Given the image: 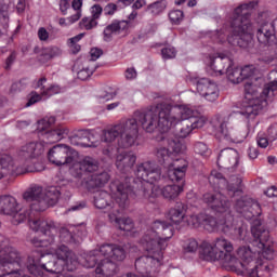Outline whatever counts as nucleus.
<instances>
[{
	"label": "nucleus",
	"instance_id": "nucleus-9",
	"mask_svg": "<svg viewBox=\"0 0 277 277\" xmlns=\"http://www.w3.org/2000/svg\"><path fill=\"white\" fill-rule=\"evenodd\" d=\"M258 5L259 1H251L234 10V16L230 22L232 35L227 37V41L233 47H240V49L250 47L253 29L250 22V10H254Z\"/></svg>",
	"mask_w": 277,
	"mask_h": 277
},
{
	"label": "nucleus",
	"instance_id": "nucleus-20",
	"mask_svg": "<svg viewBox=\"0 0 277 277\" xmlns=\"http://www.w3.org/2000/svg\"><path fill=\"white\" fill-rule=\"evenodd\" d=\"M217 166L227 172H235L239 166V151L233 148L222 149L217 157Z\"/></svg>",
	"mask_w": 277,
	"mask_h": 277
},
{
	"label": "nucleus",
	"instance_id": "nucleus-64",
	"mask_svg": "<svg viewBox=\"0 0 277 277\" xmlns=\"http://www.w3.org/2000/svg\"><path fill=\"white\" fill-rule=\"evenodd\" d=\"M104 155H106L107 157H109L111 159V157H114V155H116V153H118V149L116 147H111L108 146L107 148H105L103 150Z\"/></svg>",
	"mask_w": 277,
	"mask_h": 277
},
{
	"label": "nucleus",
	"instance_id": "nucleus-13",
	"mask_svg": "<svg viewBox=\"0 0 277 277\" xmlns=\"http://www.w3.org/2000/svg\"><path fill=\"white\" fill-rule=\"evenodd\" d=\"M23 198L26 200V202H31L28 210V213H30L29 226H31V222H47V220L38 217V213L42 212L40 207H42L41 201L44 198V188L40 185L32 184L23 194Z\"/></svg>",
	"mask_w": 277,
	"mask_h": 277
},
{
	"label": "nucleus",
	"instance_id": "nucleus-29",
	"mask_svg": "<svg viewBox=\"0 0 277 277\" xmlns=\"http://www.w3.org/2000/svg\"><path fill=\"white\" fill-rule=\"evenodd\" d=\"M129 29V21L114 19L109 25L104 28L103 36L105 42H111L114 34H122Z\"/></svg>",
	"mask_w": 277,
	"mask_h": 277
},
{
	"label": "nucleus",
	"instance_id": "nucleus-47",
	"mask_svg": "<svg viewBox=\"0 0 277 277\" xmlns=\"http://www.w3.org/2000/svg\"><path fill=\"white\" fill-rule=\"evenodd\" d=\"M79 18H81V13L78 12L77 14H72L67 18L61 17L58 19V25H61V27H68L69 25H75Z\"/></svg>",
	"mask_w": 277,
	"mask_h": 277
},
{
	"label": "nucleus",
	"instance_id": "nucleus-6",
	"mask_svg": "<svg viewBox=\"0 0 277 277\" xmlns=\"http://www.w3.org/2000/svg\"><path fill=\"white\" fill-rule=\"evenodd\" d=\"M135 175L137 180L128 177V184L131 186V198L146 200L154 203L161 193V185L168 181V177L161 174V168L153 161H145L136 167Z\"/></svg>",
	"mask_w": 277,
	"mask_h": 277
},
{
	"label": "nucleus",
	"instance_id": "nucleus-37",
	"mask_svg": "<svg viewBox=\"0 0 277 277\" xmlns=\"http://www.w3.org/2000/svg\"><path fill=\"white\" fill-rule=\"evenodd\" d=\"M222 226H224V223H219L215 217L206 214V220L203 221L201 228L208 233H217V230H222Z\"/></svg>",
	"mask_w": 277,
	"mask_h": 277
},
{
	"label": "nucleus",
	"instance_id": "nucleus-61",
	"mask_svg": "<svg viewBox=\"0 0 277 277\" xmlns=\"http://www.w3.org/2000/svg\"><path fill=\"white\" fill-rule=\"evenodd\" d=\"M256 142L260 148H267L269 146V140L265 136L258 135Z\"/></svg>",
	"mask_w": 277,
	"mask_h": 277
},
{
	"label": "nucleus",
	"instance_id": "nucleus-1",
	"mask_svg": "<svg viewBox=\"0 0 277 277\" xmlns=\"http://www.w3.org/2000/svg\"><path fill=\"white\" fill-rule=\"evenodd\" d=\"M235 210L245 217V220H253L251 225V234L253 236V243L258 246L256 251L248 246L239 247L236 251L233 242L224 237L215 238L212 242L205 241L200 247V254L203 261L209 263H220L227 272H235L241 274V269H248V265L258 259H265V261L274 260V248H272V239H269V230L263 228L261 216V203L254 201L249 197H242L236 201Z\"/></svg>",
	"mask_w": 277,
	"mask_h": 277
},
{
	"label": "nucleus",
	"instance_id": "nucleus-46",
	"mask_svg": "<svg viewBox=\"0 0 277 277\" xmlns=\"http://www.w3.org/2000/svg\"><path fill=\"white\" fill-rule=\"evenodd\" d=\"M62 92V88L57 84H51L50 87L43 88V92H41V96L43 98H49L55 94H60Z\"/></svg>",
	"mask_w": 277,
	"mask_h": 277
},
{
	"label": "nucleus",
	"instance_id": "nucleus-39",
	"mask_svg": "<svg viewBox=\"0 0 277 277\" xmlns=\"http://www.w3.org/2000/svg\"><path fill=\"white\" fill-rule=\"evenodd\" d=\"M100 254H101V249L98 250L95 249L93 251H90L84 258L83 266L87 267V269L95 267L96 263H98Z\"/></svg>",
	"mask_w": 277,
	"mask_h": 277
},
{
	"label": "nucleus",
	"instance_id": "nucleus-27",
	"mask_svg": "<svg viewBox=\"0 0 277 277\" xmlns=\"http://www.w3.org/2000/svg\"><path fill=\"white\" fill-rule=\"evenodd\" d=\"M100 252L102 256L106 259H111V261H124L127 259V251L124 248L115 243H104L100 247Z\"/></svg>",
	"mask_w": 277,
	"mask_h": 277
},
{
	"label": "nucleus",
	"instance_id": "nucleus-5",
	"mask_svg": "<svg viewBox=\"0 0 277 277\" xmlns=\"http://www.w3.org/2000/svg\"><path fill=\"white\" fill-rule=\"evenodd\" d=\"M129 181H131L129 177L116 179L109 185L110 195L106 190H100L94 196L96 209H105L110 222H115L117 228L126 233H131L135 228L131 217H118L120 209L129 207V199L132 196Z\"/></svg>",
	"mask_w": 277,
	"mask_h": 277
},
{
	"label": "nucleus",
	"instance_id": "nucleus-34",
	"mask_svg": "<svg viewBox=\"0 0 277 277\" xmlns=\"http://www.w3.org/2000/svg\"><path fill=\"white\" fill-rule=\"evenodd\" d=\"M205 241H208V240H203L199 245L198 240H196L195 238H188L186 240H183V242H182V250H183L184 254H196V252H198V250H199V258L202 261H205V259H202V255L200 254V248L202 247Z\"/></svg>",
	"mask_w": 277,
	"mask_h": 277
},
{
	"label": "nucleus",
	"instance_id": "nucleus-28",
	"mask_svg": "<svg viewBox=\"0 0 277 277\" xmlns=\"http://www.w3.org/2000/svg\"><path fill=\"white\" fill-rule=\"evenodd\" d=\"M207 124V119H194L193 122H185L180 131L176 133L174 138L169 140H179L182 142V144H185V137H188V135H192L193 131H196V129H202Z\"/></svg>",
	"mask_w": 277,
	"mask_h": 277
},
{
	"label": "nucleus",
	"instance_id": "nucleus-22",
	"mask_svg": "<svg viewBox=\"0 0 277 277\" xmlns=\"http://www.w3.org/2000/svg\"><path fill=\"white\" fill-rule=\"evenodd\" d=\"M196 85L197 92L200 94V96L206 98V101L213 103L220 97V89L214 81L208 78H201L197 81Z\"/></svg>",
	"mask_w": 277,
	"mask_h": 277
},
{
	"label": "nucleus",
	"instance_id": "nucleus-38",
	"mask_svg": "<svg viewBox=\"0 0 277 277\" xmlns=\"http://www.w3.org/2000/svg\"><path fill=\"white\" fill-rule=\"evenodd\" d=\"M225 72L230 83H241V81H243V77H241V67L233 68V65L227 66Z\"/></svg>",
	"mask_w": 277,
	"mask_h": 277
},
{
	"label": "nucleus",
	"instance_id": "nucleus-30",
	"mask_svg": "<svg viewBox=\"0 0 277 277\" xmlns=\"http://www.w3.org/2000/svg\"><path fill=\"white\" fill-rule=\"evenodd\" d=\"M116 269H118V265H116L114 261L109 260V258H106L97 263L95 268V276L111 277L116 274Z\"/></svg>",
	"mask_w": 277,
	"mask_h": 277
},
{
	"label": "nucleus",
	"instance_id": "nucleus-8",
	"mask_svg": "<svg viewBox=\"0 0 277 277\" xmlns=\"http://www.w3.org/2000/svg\"><path fill=\"white\" fill-rule=\"evenodd\" d=\"M42 145L35 143H26L16 154V160L10 155L0 157V180L4 176H19L34 172V159L41 155Z\"/></svg>",
	"mask_w": 277,
	"mask_h": 277
},
{
	"label": "nucleus",
	"instance_id": "nucleus-63",
	"mask_svg": "<svg viewBox=\"0 0 277 277\" xmlns=\"http://www.w3.org/2000/svg\"><path fill=\"white\" fill-rule=\"evenodd\" d=\"M264 194L268 198H277V187L271 186L267 190L264 192Z\"/></svg>",
	"mask_w": 277,
	"mask_h": 277
},
{
	"label": "nucleus",
	"instance_id": "nucleus-3",
	"mask_svg": "<svg viewBox=\"0 0 277 277\" xmlns=\"http://www.w3.org/2000/svg\"><path fill=\"white\" fill-rule=\"evenodd\" d=\"M31 230L41 233V237L31 239L35 248H48L44 251L37 249L28 258L26 267L32 276L42 277L44 272L55 274L56 277L68 275L79 267L77 255L66 245L55 247V235H57V224L53 221H32Z\"/></svg>",
	"mask_w": 277,
	"mask_h": 277
},
{
	"label": "nucleus",
	"instance_id": "nucleus-24",
	"mask_svg": "<svg viewBox=\"0 0 277 277\" xmlns=\"http://www.w3.org/2000/svg\"><path fill=\"white\" fill-rule=\"evenodd\" d=\"M227 66H233V60L226 56H209L206 70L211 77H222V75L226 74L224 68H227Z\"/></svg>",
	"mask_w": 277,
	"mask_h": 277
},
{
	"label": "nucleus",
	"instance_id": "nucleus-42",
	"mask_svg": "<svg viewBox=\"0 0 277 277\" xmlns=\"http://www.w3.org/2000/svg\"><path fill=\"white\" fill-rule=\"evenodd\" d=\"M169 19L172 25H181L185 21V13L181 10H172L169 12Z\"/></svg>",
	"mask_w": 277,
	"mask_h": 277
},
{
	"label": "nucleus",
	"instance_id": "nucleus-36",
	"mask_svg": "<svg viewBox=\"0 0 277 277\" xmlns=\"http://www.w3.org/2000/svg\"><path fill=\"white\" fill-rule=\"evenodd\" d=\"M222 233H224L225 235H228L229 237H232V239H242L243 237V227L239 226H235V224H230V222L225 221L224 222V226H222L221 228Z\"/></svg>",
	"mask_w": 277,
	"mask_h": 277
},
{
	"label": "nucleus",
	"instance_id": "nucleus-17",
	"mask_svg": "<svg viewBox=\"0 0 277 277\" xmlns=\"http://www.w3.org/2000/svg\"><path fill=\"white\" fill-rule=\"evenodd\" d=\"M203 202L216 211V213H228L230 209V201L224 196L222 190H213L203 194Z\"/></svg>",
	"mask_w": 277,
	"mask_h": 277
},
{
	"label": "nucleus",
	"instance_id": "nucleus-40",
	"mask_svg": "<svg viewBox=\"0 0 277 277\" xmlns=\"http://www.w3.org/2000/svg\"><path fill=\"white\" fill-rule=\"evenodd\" d=\"M62 55V50L57 47H49L44 48L41 52V62H49V60H53V57H58Z\"/></svg>",
	"mask_w": 277,
	"mask_h": 277
},
{
	"label": "nucleus",
	"instance_id": "nucleus-2",
	"mask_svg": "<svg viewBox=\"0 0 277 277\" xmlns=\"http://www.w3.org/2000/svg\"><path fill=\"white\" fill-rule=\"evenodd\" d=\"M198 119L207 120L206 117L199 115L198 110L187 105L173 108L171 104L159 103L148 110H136L132 118L122 119L113 128L104 130L101 140L106 144H111L116 137H119V148H131L135 146L140 137V124L146 133H153L155 129H159L160 133H168L181 120L194 122Z\"/></svg>",
	"mask_w": 277,
	"mask_h": 277
},
{
	"label": "nucleus",
	"instance_id": "nucleus-25",
	"mask_svg": "<svg viewBox=\"0 0 277 277\" xmlns=\"http://www.w3.org/2000/svg\"><path fill=\"white\" fill-rule=\"evenodd\" d=\"M187 206L183 202H176L167 214L168 220L176 226V228H183L185 226V219L187 217Z\"/></svg>",
	"mask_w": 277,
	"mask_h": 277
},
{
	"label": "nucleus",
	"instance_id": "nucleus-45",
	"mask_svg": "<svg viewBox=\"0 0 277 277\" xmlns=\"http://www.w3.org/2000/svg\"><path fill=\"white\" fill-rule=\"evenodd\" d=\"M96 25H98V22L92 16L83 17L79 23L80 29H85L87 31L94 29Z\"/></svg>",
	"mask_w": 277,
	"mask_h": 277
},
{
	"label": "nucleus",
	"instance_id": "nucleus-35",
	"mask_svg": "<svg viewBox=\"0 0 277 277\" xmlns=\"http://www.w3.org/2000/svg\"><path fill=\"white\" fill-rule=\"evenodd\" d=\"M207 219V213H192L186 214L184 226H188V228H202V223Z\"/></svg>",
	"mask_w": 277,
	"mask_h": 277
},
{
	"label": "nucleus",
	"instance_id": "nucleus-55",
	"mask_svg": "<svg viewBox=\"0 0 277 277\" xmlns=\"http://www.w3.org/2000/svg\"><path fill=\"white\" fill-rule=\"evenodd\" d=\"M268 140L271 142H276L277 140V124H273L267 130Z\"/></svg>",
	"mask_w": 277,
	"mask_h": 277
},
{
	"label": "nucleus",
	"instance_id": "nucleus-19",
	"mask_svg": "<svg viewBox=\"0 0 277 277\" xmlns=\"http://www.w3.org/2000/svg\"><path fill=\"white\" fill-rule=\"evenodd\" d=\"M167 174L168 179L173 183H180V181H185V174H187V168H189V162L185 158H175L171 160Z\"/></svg>",
	"mask_w": 277,
	"mask_h": 277
},
{
	"label": "nucleus",
	"instance_id": "nucleus-16",
	"mask_svg": "<svg viewBox=\"0 0 277 277\" xmlns=\"http://www.w3.org/2000/svg\"><path fill=\"white\" fill-rule=\"evenodd\" d=\"M229 179L232 181L230 184H228V181L225 180L224 175L220 173L217 170H212L208 181L210 185H213L215 188L221 189V192H224V189H227V192L233 196L235 194H239L241 192V183L243 182L241 180V176H235V175H229Z\"/></svg>",
	"mask_w": 277,
	"mask_h": 277
},
{
	"label": "nucleus",
	"instance_id": "nucleus-21",
	"mask_svg": "<svg viewBox=\"0 0 277 277\" xmlns=\"http://www.w3.org/2000/svg\"><path fill=\"white\" fill-rule=\"evenodd\" d=\"M94 172H98V162H97V170L82 173V176L83 174H90L89 176L83 177V181H82V185H84V187H87V189L89 190L98 189L100 187H105V185L109 183V179H111L109 173L106 171H101L98 173H94Z\"/></svg>",
	"mask_w": 277,
	"mask_h": 277
},
{
	"label": "nucleus",
	"instance_id": "nucleus-62",
	"mask_svg": "<svg viewBox=\"0 0 277 277\" xmlns=\"http://www.w3.org/2000/svg\"><path fill=\"white\" fill-rule=\"evenodd\" d=\"M90 53H91V60H93V62H96V60H98V57L103 55V50L98 48H92Z\"/></svg>",
	"mask_w": 277,
	"mask_h": 277
},
{
	"label": "nucleus",
	"instance_id": "nucleus-15",
	"mask_svg": "<svg viewBox=\"0 0 277 277\" xmlns=\"http://www.w3.org/2000/svg\"><path fill=\"white\" fill-rule=\"evenodd\" d=\"M0 213L3 215H13L19 224L21 222H25V220H28L29 222V219L31 217L29 209L21 208L16 198L11 195L0 196Z\"/></svg>",
	"mask_w": 277,
	"mask_h": 277
},
{
	"label": "nucleus",
	"instance_id": "nucleus-26",
	"mask_svg": "<svg viewBox=\"0 0 277 277\" xmlns=\"http://www.w3.org/2000/svg\"><path fill=\"white\" fill-rule=\"evenodd\" d=\"M137 161V156L133 151H121L116 157V168L122 174H128L133 170Z\"/></svg>",
	"mask_w": 277,
	"mask_h": 277
},
{
	"label": "nucleus",
	"instance_id": "nucleus-14",
	"mask_svg": "<svg viewBox=\"0 0 277 277\" xmlns=\"http://www.w3.org/2000/svg\"><path fill=\"white\" fill-rule=\"evenodd\" d=\"M163 142H167L168 147H158L156 150V157L161 166L168 168L173 157H176V155H183V153L187 151V145L179 140H166V137H163Z\"/></svg>",
	"mask_w": 277,
	"mask_h": 277
},
{
	"label": "nucleus",
	"instance_id": "nucleus-11",
	"mask_svg": "<svg viewBox=\"0 0 277 277\" xmlns=\"http://www.w3.org/2000/svg\"><path fill=\"white\" fill-rule=\"evenodd\" d=\"M55 124V117H44L43 119L38 121L37 131L38 136L40 137V142H29L28 144H40L42 146V153L39 154L38 157H41V155H44V148L47 144H55V142H60L64 140L65 135H68V129L66 128H57L54 130H48L50 127H53Z\"/></svg>",
	"mask_w": 277,
	"mask_h": 277
},
{
	"label": "nucleus",
	"instance_id": "nucleus-44",
	"mask_svg": "<svg viewBox=\"0 0 277 277\" xmlns=\"http://www.w3.org/2000/svg\"><path fill=\"white\" fill-rule=\"evenodd\" d=\"M194 153L200 155V157H209L211 155V149L203 142H196L194 144Z\"/></svg>",
	"mask_w": 277,
	"mask_h": 277
},
{
	"label": "nucleus",
	"instance_id": "nucleus-43",
	"mask_svg": "<svg viewBox=\"0 0 277 277\" xmlns=\"http://www.w3.org/2000/svg\"><path fill=\"white\" fill-rule=\"evenodd\" d=\"M260 62L267 64V66H277V53L273 52V53L266 54L260 58ZM271 75H277V69H273L271 71Z\"/></svg>",
	"mask_w": 277,
	"mask_h": 277
},
{
	"label": "nucleus",
	"instance_id": "nucleus-10",
	"mask_svg": "<svg viewBox=\"0 0 277 277\" xmlns=\"http://www.w3.org/2000/svg\"><path fill=\"white\" fill-rule=\"evenodd\" d=\"M246 98L249 101L238 111L240 116H243L248 120H254L268 103L274 101L275 93L277 92V78L264 85V89L260 96L254 92L252 83L247 82L245 84Z\"/></svg>",
	"mask_w": 277,
	"mask_h": 277
},
{
	"label": "nucleus",
	"instance_id": "nucleus-32",
	"mask_svg": "<svg viewBox=\"0 0 277 277\" xmlns=\"http://www.w3.org/2000/svg\"><path fill=\"white\" fill-rule=\"evenodd\" d=\"M274 269V266L269 263V260L258 259L255 262V266L249 269V277H263L269 276V272Z\"/></svg>",
	"mask_w": 277,
	"mask_h": 277
},
{
	"label": "nucleus",
	"instance_id": "nucleus-53",
	"mask_svg": "<svg viewBox=\"0 0 277 277\" xmlns=\"http://www.w3.org/2000/svg\"><path fill=\"white\" fill-rule=\"evenodd\" d=\"M77 76L80 81H85L92 77V70H90V68L81 69L78 71Z\"/></svg>",
	"mask_w": 277,
	"mask_h": 277
},
{
	"label": "nucleus",
	"instance_id": "nucleus-48",
	"mask_svg": "<svg viewBox=\"0 0 277 277\" xmlns=\"http://www.w3.org/2000/svg\"><path fill=\"white\" fill-rule=\"evenodd\" d=\"M161 56L162 60H174V57H176V49L172 45L162 48Z\"/></svg>",
	"mask_w": 277,
	"mask_h": 277
},
{
	"label": "nucleus",
	"instance_id": "nucleus-23",
	"mask_svg": "<svg viewBox=\"0 0 277 277\" xmlns=\"http://www.w3.org/2000/svg\"><path fill=\"white\" fill-rule=\"evenodd\" d=\"M70 144L74 146H82V148H96L101 135L88 130H81L76 135L69 137Z\"/></svg>",
	"mask_w": 277,
	"mask_h": 277
},
{
	"label": "nucleus",
	"instance_id": "nucleus-33",
	"mask_svg": "<svg viewBox=\"0 0 277 277\" xmlns=\"http://www.w3.org/2000/svg\"><path fill=\"white\" fill-rule=\"evenodd\" d=\"M177 183H180V185L172 184L163 187L160 186L159 196L163 197L166 200H176L185 187V181H180Z\"/></svg>",
	"mask_w": 277,
	"mask_h": 277
},
{
	"label": "nucleus",
	"instance_id": "nucleus-57",
	"mask_svg": "<svg viewBox=\"0 0 277 277\" xmlns=\"http://www.w3.org/2000/svg\"><path fill=\"white\" fill-rule=\"evenodd\" d=\"M13 3L14 0H0V14L8 12Z\"/></svg>",
	"mask_w": 277,
	"mask_h": 277
},
{
	"label": "nucleus",
	"instance_id": "nucleus-52",
	"mask_svg": "<svg viewBox=\"0 0 277 277\" xmlns=\"http://www.w3.org/2000/svg\"><path fill=\"white\" fill-rule=\"evenodd\" d=\"M104 12L103 6L101 4H94L91 6V17L97 21L101 18L102 14Z\"/></svg>",
	"mask_w": 277,
	"mask_h": 277
},
{
	"label": "nucleus",
	"instance_id": "nucleus-49",
	"mask_svg": "<svg viewBox=\"0 0 277 277\" xmlns=\"http://www.w3.org/2000/svg\"><path fill=\"white\" fill-rule=\"evenodd\" d=\"M242 81L243 79H250L254 75V65H246L245 67L240 68Z\"/></svg>",
	"mask_w": 277,
	"mask_h": 277
},
{
	"label": "nucleus",
	"instance_id": "nucleus-51",
	"mask_svg": "<svg viewBox=\"0 0 277 277\" xmlns=\"http://www.w3.org/2000/svg\"><path fill=\"white\" fill-rule=\"evenodd\" d=\"M118 12V4L109 2L104 6V16H114Z\"/></svg>",
	"mask_w": 277,
	"mask_h": 277
},
{
	"label": "nucleus",
	"instance_id": "nucleus-56",
	"mask_svg": "<svg viewBox=\"0 0 277 277\" xmlns=\"http://www.w3.org/2000/svg\"><path fill=\"white\" fill-rule=\"evenodd\" d=\"M116 97V93L104 91L97 95L98 101H111Z\"/></svg>",
	"mask_w": 277,
	"mask_h": 277
},
{
	"label": "nucleus",
	"instance_id": "nucleus-60",
	"mask_svg": "<svg viewBox=\"0 0 277 277\" xmlns=\"http://www.w3.org/2000/svg\"><path fill=\"white\" fill-rule=\"evenodd\" d=\"M21 90H25V80H21L18 82H14L11 85V92H21Z\"/></svg>",
	"mask_w": 277,
	"mask_h": 277
},
{
	"label": "nucleus",
	"instance_id": "nucleus-7",
	"mask_svg": "<svg viewBox=\"0 0 277 277\" xmlns=\"http://www.w3.org/2000/svg\"><path fill=\"white\" fill-rule=\"evenodd\" d=\"M48 159L53 166H71V174L81 179L85 172H96L98 160L85 156L79 160V151L64 144L53 146L48 153Z\"/></svg>",
	"mask_w": 277,
	"mask_h": 277
},
{
	"label": "nucleus",
	"instance_id": "nucleus-41",
	"mask_svg": "<svg viewBox=\"0 0 277 277\" xmlns=\"http://www.w3.org/2000/svg\"><path fill=\"white\" fill-rule=\"evenodd\" d=\"M167 4L166 0H159L151 4H148L147 11L150 13L151 16H159L166 11Z\"/></svg>",
	"mask_w": 277,
	"mask_h": 277
},
{
	"label": "nucleus",
	"instance_id": "nucleus-50",
	"mask_svg": "<svg viewBox=\"0 0 277 277\" xmlns=\"http://www.w3.org/2000/svg\"><path fill=\"white\" fill-rule=\"evenodd\" d=\"M44 96H42V92L36 93L31 92L28 102L26 103V107H31V105H36V103H40Z\"/></svg>",
	"mask_w": 277,
	"mask_h": 277
},
{
	"label": "nucleus",
	"instance_id": "nucleus-54",
	"mask_svg": "<svg viewBox=\"0 0 277 277\" xmlns=\"http://www.w3.org/2000/svg\"><path fill=\"white\" fill-rule=\"evenodd\" d=\"M81 8H83V0H72L71 10H74V14H81Z\"/></svg>",
	"mask_w": 277,
	"mask_h": 277
},
{
	"label": "nucleus",
	"instance_id": "nucleus-58",
	"mask_svg": "<svg viewBox=\"0 0 277 277\" xmlns=\"http://www.w3.org/2000/svg\"><path fill=\"white\" fill-rule=\"evenodd\" d=\"M38 38L41 42H47L49 40V31L44 27L38 29Z\"/></svg>",
	"mask_w": 277,
	"mask_h": 277
},
{
	"label": "nucleus",
	"instance_id": "nucleus-4",
	"mask_svg": "<svg viewBox=\"0 0 277 277\" xmlns=\"http://www.w3.org/2000/svg\"><path fill=\"white\" fill-rule=\"evenodd\" d=\"M171 237H174L172 224L156 220L149 225L141 238V246L147 254L137 258L134 264L141 274L157 272L163 265V252Z\"/></svg>",
	"mask_w": 277,
	"mask_h": 277
},
{
	"label": "nucleus",
	"instance_id": "nucleus-12",
	"mask_svg": "<svg viewBox=\"0 0 277 277\" xmlns=\"http://www.w3.org/2000/svg\"><path fill=\"white\" fill-rule=\"evenodd\" d=\"M212 131L220 142H233L234 144H241L248 137V131L246 129H230L228 130L224 121L214 119L211 121Z\"/></svg>",
	"mask_w": 277,
	"mask_h": 277
},
{
	"label": "nucleus",
	"instance_id": "nucleus-18",
	"mask_svg": "<svg viewBox=\"0 0 277 277\" xmlns=\"http://www.w3.org/2000/svg\"><path fill=\"white\" fill-rule=\"evenodd\" d=\"M56 229L61 243H81L85 237V229H81L79 226L57 227L56 225Z\"/></svg>",
	"mask_w": 277,
	"mask_h": 277
},
{
	"label": "nucleus",
	"instance_id": "nucleus-31",
	"mask_svg": "<svg viewBox=\"0 0 277 277\" xmlns=\"http://www.w3.org/2000/svg\"><path fill=\"white\" fill-rule=\"evenodd\" d=\"M60 196H62V193H60V189H57L56 187H50L47 190H43V199L41 201L40 208L38 209H40L41 211H47L49 207L57 205Z\"/></svg>",
	"mask_w": 277,
	"mask_h": 277
},
{
	"label": "nucleus",
	"instance_id": "nucleus-59",
	"mask_svg": "<svg viewBox=\"0 0 277 277\" xmlns=\"http://www.w3.org/2000/svg\"><path fill=\"white\" fill-rule=\"evenodd\" d=\"M16 61V53L12 52L9 57L5 60V70H10L12 68V64Z\"/></svg>",
	"mask_w": 277,
	"mask_h": 277
}]
</instances>
